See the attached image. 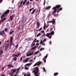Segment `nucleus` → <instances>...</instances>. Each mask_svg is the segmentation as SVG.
Segmentation results:
<instances>
[{"label":"nucleus","instance_id":"obj_8","mask_svg":"<svg viewBox=\"0 0 76 76\" xmlns=\"http://www.w3.org/2000/svg\"><path fill=\"white\" fill-rule=\"evenodd\" d=\"M34 51H33L32 53H28L27 55V57H28L29 56H32V55H33L34 54Z\"/></svg>","mask_w":76,"mask_h":76},{"label":"nucleus","instance_id":"obj_4","mask_svg":"<svg viewBox=\"0 0 76 76\" xmlns=\"http://www.w3.org/2000/svg\"><path fill=\"white\" fill-rule=\"evenodd\" d=\"M35 45V43H33L31 44V50H34V49H35V48H36L37 46H34Z\"/></svg>","mask_w":76,"mask_h":76},{"label":"nucleus","instance_id":"obj_5","mask_svg":"<svg viewBox=\"0 0 76 76\" xmlns=\"http://www.w3.org/2000/svg\"><path fill=\"white\" fill-rule=\"evenodd\" d=\"M54 32L53 31H51L50 33H47L45 35L46 37H48V36H50V35H54Z\"/></svg>","mask_w":76,"mask_h":76},{"label":"nucleus","instance_id":"obj_42","mask_svg":"<svg viewBox=\"0 0 76 76\" xmlns=\"http://www.w3.org/2000/svg\"><path fill=\"white\" fill-rule=\"evenodd\" d=\"M25 69H26V70H28V68L26 67H25Z\"/></svg>","mask_w":76,"mask_h":76},{"label":"nucleus","instance_id":"obj_52","mask_svg":"<svg viewBox=\"0 0 76 76\" xmlns=\"http://www.w3.org/2000/svg\"><path fill=\"white\" fill-rule=\"evenodd\" d=\"M36 45H37V46H38V45H39V43H37L36 44Z\"/></svg>","mask_w":76,"mask_h":76},{"label":"nucleus","instance_id":"obj_21","mask_svg":"<svg viewBox=\"0 0 76 76\" xmlns=\"http://www.w3.org/2000/svg\"><path fill=\"white\" fill-rule=\"evenodd\" d=\"M32 64V63L27 64H26L25 66H31V65Z\"/></svg>","mask_w":76,"mask_h":76},{"label":"nucleus","instance_id":"obj_43","mask_svg":"<svg viewBox=\"0 0 76 76\" xmlns=\"http://www.w3.org/2000/svg\"><path fill=\"white\" fill-rule=\"evenodd\" d=\"M43 43V42H42V40H41L40 42V44H42Z\"/></svg>","mask_w":76,"mask_h":76},{"label":"nucleus","instance_id":"obj_26","mask_svg":"<svg viewBox=\"0 0 76 76\" xmlns=\"http://www.w3.org/2000/svg\"><path fill=\"white\" fill-rule=\"evenodd\" d=\"M12 57H18V55H17L16 54H13L12 55Z\"/></svg>","mask_w":76,"mask_h":76},{"label":"nucleus","instance_id":"obj_40","mask_svg":"<svg viewBox=\"0 0 76 76\" xmlns=\"http://www.w3.org/2000/svg\"><path fill=\"white\" fill-rule=\"evenodd\" d=\"M36 40H37V39H36V38L33 41V42H35V41H36Z\"/></svg>","mask_w":76,"mask_h":76},{"label":"nucleus","instance_id":"obj_20","mask_svg":"<svg viewBox=\"0 0 76 76\" xmlns=\"http://www.w3.org/2000/svg\"><path fill=\"white\" fill-rule=\"evenodd\" d=\"M42 62L40 61H39L37 63V66H39L41 64Z\"/></svg>","mask_w":76,"mask_h":76},{"label":"nucleus","instance_id":"obj_24","mask_svg":"<svg viewBox=\"0 0 76 76\" xmlns=\"http://www.w3.org/2000/svg\"><path fill=\"white\" fill-rule=\"evenodd\" d=\"M5 16V14H3L2 15L1 17V19H2L3 18H4Z\"/></svg>","mask_w":76,"mask_h":76},{"label":"nucleus","instance_id":"obj_14","mask_svg":"<svg viewBox=\"0 0 76 76\" xmlns=\"http://www.w3.org/2000/svg\"><path fill=\"white\" fill-rule=\"evenodd\" d=\"M11 72H12L13 73H15L16 72V70L15 69H12L11 70Z\"/></svg>","mask_w":76,"mask_h":76},{"label":"nucleus","instance_id":"obj_35","mask_svg":"<svg viewBox=\"0 0 76 76\" xmlns=\"http://www.w3.org/2000/svg\"><path fill=\"white\" fill-rule=\"evenodd\" d=\"M41 35V33H38V34L37 35V37H39V36H40Z\"/></svg>","mask_w":76,"mask_h":76},{"label":"nucleus","instance_id":"obj_32","mask_svg":"<svg viewBox=\"0 0 76 76\" xmlns=\"http://www.w3.org/2000/svg\"><path fill=\"white\" fill-rule=\"evenodd\" d=\"M43 70L45 72H46V70H45V68L43 67Z\"/></svg>","mask_w":76,"mask_h":76},{"label":"nucleus","instance_id":"obj_58","mask_svg":"<svg viewBox=\"0 0 76 76\" xmlns=\"http://www.w3.org/2000/svg\"><path fill=\"white\" fill-rule=\"evenodd\" d=\"M42 44L43 45H45V44H44V42H43L42 43Z\"/></svg>","mask_w":76,"mask_h":76},{"label":"nucleus","instance_id":"obj_45","mask_svg":"<svg viewBox=\"0 0 76 76\" xmlns=\"http://www.w3.org/2000/svg\"><path fill=\"white\" fill-rule=\"evenodd\" d=\"M16 48H18V44H17L15 46Z\"/></svg>","mask_w":76,"mask_h":76},{"label":"nucleus","instance_id":"obj_10","mask_svg":"<svg viewBox=\"0 0 76 76\" xmlns=\"http://www.w3.org/2000/svg\"><path fill=\"white\" fill-rule=\"evenodd\" d=\"M15 15H12V16H10V20L11 21H12V20H13V19L14 17H15Z\"/></svg>","mask_w":76,"mask_h":76},{"label":"nucleus","instance_id":"obj_63","mask_svg":"<svg viewBox=\"0 0 76 76\" xmlns=\"http://www.w3.org/2000/svg\"><path fill=\"white\" fill-rule=\"evenodd\" d=\"M43 36H45V33H43Z\"/></svg>","mask_w":76,"mask_h":76},{"label":"nucleus","instance_id":"obj_31","mask_svg":"<svg viewBox=\"0 0 76 76\" xmlns=\"http://www.w3.org/2000/svg\"><path fill=\"white\" fill-rule=\"evenodd\" d=\"M47 57H48V55L47 54L44 57V58L45 59H46V58H47Z\"/></svg>","mask_w":76,"mask_h":76},{"label":"nucleus","instance_id":"obj_55","mask_svg":"<svg viewBox=\"0 0 76 76\" xmlns=\"http://www.w3.org/2000/svg\"><path fill=\"white\" fill-rule=\"evenodd\" d=\"M4 67H3L2 68V70H4Z\"/></svg>","mask_w":76,"mask_h":76},{"label":"nucleus","instance_id":"obj_51","mask_svg":"<svg viewBox=\"0 0 76 76\" xmlns=\"http://www.w3.org/2000/svg\"><path fill=\"white\" fill-rule=\"evenodd\" d=\"M41 30H42V28H40L39 30V31H41Z\"/></svg>","mask_w":76,"mask_h":76},{"label":"nucleus","instance_id":"obj_38","mask_svg":"<svg viewBox=\"0 0 76 76\" xmlns=\"http://www.w3.org/2000/svg\"><path fill=\"white\" fill-rule=\"evenodd\" d=\"M38 52L37 51L35 52L34 53V54L35 55V54H38Z\"/></svg>","mask_w":76,"mask_h":76},{"label":"nucleus","instance_id":"obj_53","mask_svg":"<svg viewBox=\"0 0 76 76\" xmlns=\"http://www.w3.org/2000/svg\"><path fill=\"white\" fill-rule=\"evenodd\" d=\"M23 3V1H22L20 3V4H22V3Z\"/></svg>","mask_w":76,"mask_h":76},{"label":"nucleus","instance_id":"obj_15","mask_svg":"<svg viewBox=\"0 0 76 76\" xmlns=\"http://www.w3.org/2000/svg\"><path fill=\"white\" fill-rule=\"evenodd\" d=\"M8 66L9 68H11L12 67H14L13 66H12V65L9 64L8 65Z\"/></svg>","mask_w":76,"mask_h":76},{"label":"nucleus","instance_id":"obj_60","mask_svg":"<svg viewBox=\"0 0 76 76\" xmlns=\"http://www.w3.org/2000/svg\"><path fill=\"white\" fill-rule=\"evenodd\" d=\"M36 42H39V40H37V41H36Z\"/></svg>","mask_w":76,"mask_h":76},{"label":"nucleus","instance_id":"obj_36","mask_svg":"<svg viewBox=\"0 0 76 76\" xmlns=\"http://www.w3.org/2000/svg\"><path fill=\"white\" fill-rule=\"evenodd\" d=\"M44 50V48H41L40 49V51H42V50Z\"/></svg>","mask_w":76,"mask_h":76},{"label":"nucleus","instance_id":"obj_17","mask_svg":"<svg viewBox=\"0 0 76 76\" xmlns=\"http://www.w3.org/2000/svg\"><path fill=\"white\" fill-rule=\"evenodd\" d=\"M37 29L39 28V23L37 22Z\"/></svg>","mask_w":76,"mask_h":76},{"label":"nucleus","instance_id":"obj_13","mask_svg":"<svg viewBox=\"0 0 76 76\" xmlns=\"http://www.w3.org/2000/svg\"><path fill=\"white\" fill-rule=\"evenodd\" d=\"M52 23L53 25H55V24L56 23V20L53 19L52 21Z\"/></svg>","mask_w":76,"mask_h":76},{"label":"nucleus","instance_id":"obj_50","mask_svg":"<svg viewBox=\"0 0 76 76\" xmlns=\"http://www.w3.org/2000/svg\"><path fill=\"white\" fill-rule=\"evenodd\" d=\"M46 40H47V39H44V40L43 41V42H44L45 41H46Z\"/></svg>","mask_w":76,"mask_h":76},{"label":"nucleus","instance_id":"obj_9","mask_svg":"<svg viewBox=\"0 0 76 76\" xmlns=\"http://www.w3.org/2000/svg\"><path fill=\"white\" fill-rule=\"evenodd\" d=\"M9 12H10V10H7L5 11V12L4 13V15H7V14H8L9 13Z\"/></svg>","mask_w":76,"mask_h":76},{"label":"nucleus","instance_id":"obj_30","mask_svg":"<svg viewBox=\"0 0 76 76\" xmlns=\"http://www.w3.org/2000/svg\"><path fill=\"white\" fill-rule=\"evenodd\" d=\"M34 8H32L31 9H30L29 10V12H30V11H32V10H34Z\"/></svg>","mask_w":76,"mask_h":76},{"label":"nucleus","instance_id":"obj_47","mask_svg":"<svg viewBox=\"0 0 76 76\" xmlns=\"http://www.w3.org/2000/svg\"><path fill=\"white\" fill-rule=\"evenodd\" d=\"M45 0L44 1V2L43 3L44 5H45Z\"/></svg>","mask_w":76,"mask_h":76},{"label":"nucleus","instance_id":"obj_62","mask_svg":"<svg viewBox=\"0 0 76 76\" xmlns=\"http://www.w3.org/2000/svg\"><path fill=\"white\" fill-rule=\"evenodd\" d=\"M34 0H30V1H33Z\"/></svg>","mask_w":76,"mask_h":76},{"label":"nucleus","instance_id":"obj_46","mask_svg":"<svg viewBox=\"0 0 76 76\" xmlns=\"http://www.w3.org/2000/svg\"><path fill=\"white\" fill-rule=\"evenodd\" d=\"M41 32L42 33H43V34H44V31L42 30V31H41Z\"/></svg>","mask_w":76,"mask_h":76},{"label":"nucleus","instance_id":"obj_3","mask_svg":"<svg viewBox=\"0 0 76 76\" xmlns=\"http://www.w3.org/2000/svg\"><path fill=\"white\" fill-rule=\"evenodd\" d=\"M27 1V0H24V1L23 2V5H25V4H26V5H29L30 3L29 1Z\"/></svg>","mask_w":76,"mask_h":76},{"label":"nucleus","instance_id":"obj_34","mask_svg":"<svg viewBox=\"0 0 76 76\" xmlns=\"http://www.w3.org/2000/svg\"><path fill=\"white\" fill-rule=\"evenodd\" d=\"M20 54V53H18L16 55L17 56V57H18V56H19Z\"/></svg>","mask_w":76,"mask_h":76},{"label":"nucleus","instance_id":"obj_16","mask_svg":"<svg viewBox=\"0 0 76 76\" xmlns=\"http://www.w3.org/2000/svg\"><path fill=\"white\" fill-rule=\"evenodd\" d=\"M20 68H18L17 69V72H16V74L18 75L19 73V70H20Z\"/></svg>","mask_w":76,"mask_h":76},{"label":"nucleus","instance_id":"obj_11","mask_svg":"<svg viewBox=\"0 0 76 76\" xmlns=\"http://www.w3.org/2000/svg\"><path fill=\"white\" fill-rule=\"evenodd\" d=\"M12 37H11L10 38V45H12Z\"/></svg>","mask_w":76,"mask_h":76},{"label":"nucleus","instance_id":"obj_54","mask_svg":"<svg viewBox=\"0 0 76 76\" xmlns=\"http://www.w3.org/2000/svg\"><path fill=\"white\" fill-rule=\"evenodd\" d=\"M20 26H18V30H19V29H20Z\"/></svg>","mask_w":76,"mask_h":76},{"label":"nucleus","instance_id":"obj_6","mask_svg":"<svg viewBox=\"0 0 76 76\" xmlns=\"http://www.w3.org/2000/svg\"><path fill=\"white\" fill-rule=\"evenodd\" d=\"M29 58H27L23 60V63H26L29 61Z\"/></svg>","mask_w":76,"mask_h":76},{"label":"nucleus","instance_id":"obj_1","mask_svg":"<svg viewBox=\"0 0 76 76\" xmlns=\"http://www.w3.org/2000/svg\"><path fill=\"white\" fill-rule=\"evenodd\" d=\"M61 7V5L58 4L55 7H53L52 9V10H54V11H53L52 14H53L55 17L56 16V14H55V13H56V12H57V13H59L60 11L62 10L63 9V8L62 7Z\"/></svg>","mask_w":76,"mask_h":76},{"label":"nucleus","instance_id":"obj_25","mask_svg":"<svg viewBox=\"0 0 76 76\" xmlns=\"http://www.w3.org/2000/svg\"><path fill=\"white\" fill-rule=\"evenodd\" d=\"M31 76V74H27V75H26V74H25L24 75V76Z\"/></svg>","mask_w":76,"mask_h":76},{"label":"nucleus","instance_id":"obj_27","mask_svg":"<svg viewBox=\"0 0 76 76\" xmlns=\"http://www.w3.org/2000/svg\"><path fill=\"white\" fill-rule=\"evenodd\" d=\"M17 58H16L15 57H14L12 59V60H14V61H16V60H17Z\"/></svg>","mask_w":76,"mask_h":76},{"label":"nucleus","instance_id":"obj_39","mask_svg":"<svg viewBox=\"0 0 76 76\" xmlns=\"http://www.w3.org/2000/svg\"><path fill=\"white\" fill-rule=\"evenodd\" d=\"M37 66V64H34L33 66V67H35V66Z\"/></svg>","mask_w":76,"mask_h":76},{"label":"nucleus","instance_id":"obj_33","mask_svg":"<svg viewBox=\"0 0 76 76\" xmlns=\"http://www.w3.org/2000/svg\"><path fill=\"white\" fill-rule=\"evenodd\" d=\"M43 61L44 63H45V62H46V59L45 58H43Z\"/></svg>","mask_w":76,"mask_h":76},{"label":"nucleus","instance_id":"obj_23","mask_svg":"<svg viewBox=\"0 0 76 76\" xmlns=\"http://www.w3.org/2000/svg\"><path fill=\"white\" fill-rule=\"evenodd\" d=\"M3 53V50H0V54H2Z\"/></svg>","mask_w":76,"mask_h":76},{"label":"nucleus","instance_id":"obj_64","mask_svg":"<svg viewBox=\"0 0 76 76\" xmlns=\"http://www.w3.org/2000/svg\"><path fill=\"white\" fill-rule=\"evenodd\" d=\"M14 51H15V50H13L12 51L13 53V52H14Z\"/></svg>","mask_w":76,"mask_h":76},{"label":"nucleus","instance_id":"obj_12","mask_svg":"<svg viewBox=\"0 0 76 76\" xmlns=\"http://www.w3.org/2000/svg\"><path fill=\"white\" fill-rule=\"evenodd\" d=\"M5 50H6L9 48V44H6L5 45Z\"/></svg>","mask_w":76,"mask_h":76},{"label":"nucleus","instance_id":"obj_41","mask_svg":"<svg viewBox=\"0 0 76 76\" xmlns=\"http://www.w3.org/2000/svg\"><path fill=\"white\" fill-rule=\"evenodd\" d=\"M52 23V21H48L47 23Z\"/></svg>","mask_w":76,"mask_h":76},{"label":"nucleus","instance_id":"obj_18","mask_svg":"<svg viewBox=\"0 0 76 76\" xmlns=\"http://www.w3.org/2000/svg\"><path fill=\"white\" fill-rule=\"evenodd\" d=\"M1 22H4V20H6V18H1Z\"/></svg>","mask_w":76,"mask_h":76},{"label":"nucleus","instance_id":"obj_61","mask_svg":"<svg viewBox=\"0 0 76 76\" xmlns=\"http://www.w3.org/2000/svg\"><path fill=\"white\" fill-rule=\"evenodd\" d=\"M1 42H0V45H1Z\"/></svg>","mask_w":76,"mask_h":76},{"label":"nucleus","instance_id":"obj_44","mask_svg":"<svg viewBox=\"0 0 76 76\" xmlns=\"http://www.w3.org/2000/svg\"><path fill=\"white\" fill-rule=\"evenodd\" d=\"M50 45H52V42H51V41H50Z\"/></svg>","mask_w":76,"mask_h":76},{"label":"nucleus","instance_id":"obj_56","mask_svg":"<svg viewBox=\"0 0 76 76\" xmlns=\"http://www.w3.org/2000/svg\"><path fill=\"white\" fill-rule=\"evenodd\" d=\"M43 29H45V26H44Z\"/></svg>","mask_w":76,"mask_h":76},{"label":"nucleus","instance_id":"obj_22","mask_svg":"<svg viewBox=\"0 0 76 76\" xmlns=\"http://www.w3.org/2000/svg\"><path fill=\"white\" fill-rule=\"evenodd\" d=\"M50 8H51V7L49 6L48 7H46L45 9H46V10H48V9H50Z\"/></svg>","mask_w":76,"mask_h":76},{"label":"nucleus","instance_id":"obj_59","mask_svg":"<svg viewBox=\"0 0 76 76\" xmlns=\"http://www.w3.org/2000/svg\"><path fill=\"white\" fill-rule=\"evenodd\" d=\"M2 1V0H0V3H1Z\"/></svg>","mask_w":76,"mask_h":76},{"label":"nucleus","instance_id":"obj_7","mask_svg":"<svg viewBox=\"0 0 76 76\" xmlns=\"http://www.w3.org/2000/svg\"><path fill=\"white\" fill-rule=\"evenodd\" d=\"M4 34H5L4 31L2 30V31H0V35H3Z\"/></svg>","mask_w":76,"mask_h":76},{"label":"nucleus","instance_id":"obj_2","mask_svg":"<svg viewBox=\"0 0 76 76\" xmlns=\"http://www.w3.org/2000/svg\"><path fill=\"white\" fill-rule=\"evenodd\" d=\"M33 70L32 71V72L34 73V75L35 76H39V74H38V72H39V69L38 67H36L33 68Z\"/></svg>","mask_w":76,"mask_h":76},{"label":"nucleus","instance_id":"obj_29","mask_svg":"<svg viewBox=\"0 0 76 76\" xmlns=\"http://www.w3.org/2000/svg\"><path fill=\"white\" fill-rule=\"evenodd\" d=\"M13 32H14V31H12L10 32V35H11V34H13Z\"/></svg>","mask_w":76,"mask_h":76},{"label":"nucleus","instance_id":"obj_48","mask_svg":"<svg viewBox=\"0 0 76 76\" xmlns=\"http://www.w3.org/2000/svg\"><path fill=\"white\" fill-rule=\"evenodd\" d=\"M23 58L22 57H21V58H20V61H22V60Z\"/></svg>","mask_w":76,"mask_h":76},{"label":"nucleus","instance_id":"obj_19","mask_svg":"<svg viewBox=\"0 0 76 76\" xmlns=\"http://www.w3.org/2000/svg\"><path fill=\"white\" fill-rule=\"evenodd\" d=\"M58 75V72H55L54 73L53 75L55 76H57V75Z\"/></svg>","mask_w":76,"mask_h":76},{"label":"nucleus","instance_id":"obj_57","mask_svg":"<svg viewBox=\"0 0 76 76\" xmlns=\"http://www.w3.org/2000/svg\"><path fill=\"white\" fill-rule=\"evenodd\" d=\"M32 61H33V60H30V61H29V62H32Z\"/></svg>","mask_w":76,"mask_h":76},{"label":"nucleus","instance_id":"obj_49","mask_svg":"<svg viewBox=\"0 0 76 76\" xmlns=\"http://www.w3.org/2000/svg\"><path fill=\"white\" fill-rule=\"evenodd\" d=\"M48 37L50 39H51V36H49Z\"/></svg>","mask_w":76,"mask_h":76},{"label":"nucleus","instance_id":"obj_37","mask_svg":"<svg viewBox=\"0 0 76 76\" xmlns=\"http://www.w3.org/2000/svg\"><path fill=\"white\" fill-rule=\"evenodd\" d=\"M8 30V29H7V28H6L4 29V31H5V32H6Z\"/></svg>","mask_w":76,"mask_h":76},{"label":"nucleus","instance_id":"obj_28","mask_svg":"<svg viewBox=\"0 0 76 76\" xmlns=\"http://www.w3.org/2000/svg\"><path fill=\"white\" fill-rule=\"evenodd\" d=\"M35 10H34L31 13V15H33V14H34V13H35Z\"/></svg>","mask_w":76,"mask_h":76}]
</instances>
